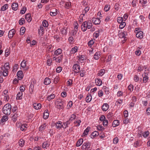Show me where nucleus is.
Here are the masks:
<instances>
[{"instance_id": "nucleus-1", "label": "nucleus", "mask_w": 150, "mask_h": 150, "mask_svg": "<svg viewBox=\"0 0 150 150\" xmlns=\"http://www.w3.org/2000/svg\"><path fill=\"white\" fill-rule=\"evenodd\" d=\"M11 105L9 103H7L4 106L2 110L3 112L5 114L9 115L11 113Z\"/></svg>"}, {"instance_id": "nucleus-2", "label": "nucleus", "mask_w": 150, "mask_h": 150, "mask_svg": "<svg viewBox=\"0 0 150 150\" xmlns=\"http://www.w3.org/2000/svg\"><path fill=\"white\" fill-rule=\"evenodd\" d=\"M56 102L57 104V108L59 109H63L64 108V104H65L64 102L60 99H57L56 100Z\"/></svg>"}, {"instance_id": "nucleus-3", "label": "nucleus", "mask_w": 150, "mask_h": 150, "mask_svg": "<svg viewBox=\"0 0 150 150\" xmlns=\"http://www.w3.org/2000/svg\"><path fill=\"white\" fill-rule=\"evenodd\" d=\"M90 145L89 143H86L83 144L82 146V149H86V150H91V148L90 147Z\"/></svg>"}, {"instance_id": "nucleus-4", "label": "nucleus", "mask_w": 150, "mask_h": 150, "mask_svg": "<svg viewBox=\"0 0 150 150\" xmlns=\"http://www.w3.org/2000/svg\"><path fill=\"white\" fill-rule=\"evenodd\" d=\"M73 69H74V71L75 72L78 73L80 71V67L79 65L76 64L74 65Z\"/></svg>"}, {"instance_id": "nucleus-5", "label": "nucleus", "mask_w": 150, "mask_h": 150, "mask_svg": "<svg viewBox=\"0 0 150 150\" xmlns=\"http://www.w3.org/2000/svg\"><path fill=\"white\" fill-rule=\"evenodd\" d=\"M47 124L46 123H44L42 124L41 126L39 127V130L42 132V131L44 130L47 126Z\"/></svg>"}, {"instance_id": "nucleus-6", "label": "nucleus", "mask_w": 150, "mask_h": 150, "mask_svg": "<svg viewBox=\"0 0 150 150\" xmlns=\"http://www.w3.org/2000/svg\"><path fill=\"white\" fill-rule=\"evenodd\" d=\"M92 21L94 24L95 25H98L100 23V21L99 19L98 18H93Z\"/></svg>"}, {"instance_id": "nucleus-7", "label": "nucleus", "mask_w": 150, "mask_h": 150, "mask_svg": "<svg viewBox=\"0 0 150 150\" xmlns=\"http://www.w3.org/2000/svg\"><path fill=\"white\" fill-rule=\"evenodd\" d=\"M143 32L142 31H139L138 32H137L136 33V37L140 39H141L142 38L143 36Z\"/></svg>"}, {"instance_id": "nucleus-8", "label": "nucleus", "mask_w": 150, "mask_h": 150, "mask_svg": "<svg viewBox=\"0 0 150 150\" xmlns=\"http://www.w3.org/2000/svg\"><path fill=\"white\" fill-rule=\"evenodd\" d=\"M15 30L14 29L10 30L8 33V37L11 38L13 37V35L15 33Z\"/></svg>"}, {"instance_id": "nucleus-9", "label": "nucleus", "mask_w": 150, "mask_h": 150, "mask_svg": "<svg viewBox=\"0 0 150 150\" xmlns=\"http://www.w3.org/2000/svg\"><path fill=\"white\" fill-rule=\"evenodd\" d=\"M33 108L36 110L40 109L41 107V105L40 103H35L33 104Z\"/></svg>"}, {"instance_id": "nucleus-10", "label": "nucleus", "mask_w": 150, "mask_h": 150, "mask_svg": "<svg viewBox=\"0 0 150 150\" xmlns=\"http://www.w3.org/2000/svg\"><path fill=\"white\" fill-rule=\"evenodd\" d=\"M17 75L20 80L22 79L23 76L22 71L21 70L18 71L17 73Z\"/></svg>"}, {"instance_id": "nucleus-11", "label": "nucleus", "mask_w": 150, "mask_h": 150, "mask_svg": "<svg viewBox=\"0 0 150 150\" xmlns=\"http://www.w3.org/2000/svg\"><path fill=\"white\" fill-rule=\"evenodd\" d=\"M25 19L28 22H30L32 20L30 13H28L26 14L25 15Z\"/></svg>"}, {"instance_id": "nucleus-12", "label": "nucleus", "mask_w": 150, "mask_h": 150, "mask_svg": "<svg viewBox=\"0 0 150 150\" xmlns=\"http://www.w3.org/2000/svg\"><path fill=\"white\" fill-rule=\"evenodd\" d=\"M49 114L48 113V111L47 110H46L43 115V118L45 119H47L49 117Z\"/></svg>"}, {"instance_id": "nucleus-13", "label": "nucleus", "mask_w": 150, "mask_h": 150, "mask_svg": "<svg viewBox=\"0 0 150 150\" xmlns=\"http://www.w3.org/2000/svg\"><path fill=\"white\" fill-rule=\"evenodd\" d=\"M109 108V105L107 103L104 104L102 107V109L104 111H106Z\"/></svg>"}, {"instance_id": "nucleus-14", "label": "nucleus", "mask_w": 150, "mask_h": 150, "mask_svg": "<svg viewBox=\"0 0 150 150\" xmlns=\"http://www.w3.org/2000/svg\"><path fill=\"white\" fill-rule=\"evenodd\" d=\"M18 4L17 3H13L12 6L11 7L12 9L14 11H16L18 9Z\"/></svg>"}, {"instance_id": "nucleus-15", "label": "nucleus", "mask_w": 150, "mask_h": 150, "mask_svg": "<svg viewBox=\"0 0 150 150\" xmlns=\"http://www.w3.org/2000/svg\"><path fill=\"white\" fill-rule=\"evenodd\" d=\"M95 83L96 85L98 86H101L102 83L101 80L99 79H95Z\"/></svg>"}, {"instance_id": "nucleus-16", "label": "nucleus", "mask_w": 150, "mask_h": 150, "mask_svg": "<svg viewBox=\"0 0 150 150\" xmlns=\"http://www.w3.org/2000/svg\"><path fill=\"white\" fill-rule=\"evenodd\" d=\"M56 126L57 129H60L61 127H62V122L61 121H58L56 124Z\"/></svg>"}, {"instance_id": "nucleus-17", "label": "nucleus", "mask_w": 150, "mask_h": 150, "mask_svg": "<svg viewBox=\"0 0 150 150\" xmlns=\"http://www.w3.org/2000/svg\"><path fill=\"white\" fill-rule=\"evenodd\" d=\"M98 131H95L93 132L91 135V138H93L98 136Z\"/></svg>"}, {"instance_id": "nucleus-18", "label": "nucleus", "mask_w": 150, "mask_h": 150, "mask_svg": "<svg viewBox=\"0 0 150 150\" xmlns=\"http://www.w3.org/2000/svg\"><path fill=\"white\" fill-rule=\"evenodd\" d=\"M51 83L50 79L47 77H46L44 80V83L45 85H48Z\"/></svg>"}, {"instance_id": "nucleus-19", "label": "nucleus", "mask_w": 150, "mask_h": 150, "mask_svg": "<svg viewBox=\"0 0 150 150\" xmlns=\"http://www.w3.org/2000/svg\"><path fill=\"white\" fill-rule=\"evenodd\" d=\"M62 50L60 48H59L56 50L54 52L55 55H58L62 53Z\"/></svg>"}, {"instance_id": "nucleus-20", "label": "nucleus", "mask_w": 150, "mask_h": 150, "mask_svg": "<svg viewBox=\"0 0 150 150\" xmlns=\"http://www.w3.org/2000/svg\"><path fill=\"white\" fill-rule=\"evenodd\" d=\"M119 124V121L118 120H114L112 123V125L113 127H115Z\"/></svg>"}, {"instance_id": "nucleus-21", "label": "nucleus", "mask_w": 150, "mask_h": 150, "mask_svg": "<svg viewBox=\"0 0 150 150\" xmlns=\"http://www.w3.org/2000/svg\"><path fill=\"white\" fill-rule=\"evenodd\" d=\"M24 60H23L21 64V67L23 68H24V69L27 70L28 69V67H25L26 66V61L24 62Z\"/></svg>"}, {"instance_id": "nucleus-22", "label": "nucleus", "mask_w": 150, "mask_h": 150, "mask_svg": "<svg viewBox=\"0 0 150 150\" xmlns=\"http://www.w3.org/2000/svg\"><path fill=\"white\" fill-rule=\"evenodd\" d=\"M83 142V139H79L77 142L76 143V146H80L82 144Z\"/></svg>"}, {"instance_id": "nucleus-23", "label": "nucleus", "mask_w": 150, "mask_h": 150, "mask_svg": "<svg viewBox=\"0 0 150 150\" xmlns=\"http://www.w3.org/2000/svg\"><path fill=\"white\" fill-rule=\"evenodd\" d=\"M92 99V97L91 95L88 94L86 98V101L87 103L90 102Z\"/></svg>"}, {"instance_id": "nucleus-24", "label": "nucleus", "mask_w": 150, "mask_h": 150, "mask_svg": "<svg viewBox=\"0 0 150 150\" xmlns=\"http://www.w3.org/2000/svg\"><path fill=\"white\" fill-rule=\"evenodd\" d=\"M3 68L4 69H6L8 70V69H10V67H9V64L8 63H6L4 66L3 67H2L1 68V69L2 70H3Z\"/></svg>"}, {"instance_id": "nucleus-25", "label": "nucleus", "mask_w": 150, "mask_h": 150, "mask_svg": "<svg viewBox=\"0 0 150 150\" xmlns=\"http://www.w3.org/2000/svg\"><path fill=\"white\" fill-rule=\"evenodd\" d=\"M78 49V47L77 46H75L72 48L71 51V53L74 54L77 51Z\"/></svg>"}, {"instance_id": "nucleus-26", "label": "nucleus", "mask_w": 150, "mask_h": 150, "mask_svg": "<svg viewBox=\"0 0 150 150\" xmlns=\"http://www.w3.org/2000/svg\"><path fill=\"white\" fill-rule=\"evenodd\" d=\"M22 92H18L17 95L16 99L19 100L21 99L22 97Z\"/></svg>"}, {"instance_id": "nucleus-27", "label": "nucleus", "mask_w": 150, "mask_h": 150, "mask_svg": "<svg viewBox=\"0 0 150 150\" xmlns=\"http://www.w3.org/2000/svg\"><path fill=\"white\" fill-rule=\"evenodd\" d=\"M8 4H6L3 6L1 8V11H4L8 8Z\"/></svg>"}, {"instance_id": "nucleus-28", "label": "nucleus", "mask_w": 150, "mask_h": 150, "mask_svg": "<svg viewBox=\"0 0 150 150\" xmlns=\"http://www.w3.org/2000/svg\"><path fill=\"white\" fill-rule=\"evenodd\" d=\"M143 81L144 83H146L148 79V76L144 74V75H143Z\"/></svg>"}, {"instance_id": "nucleus-29", "label": "nucleus", "mask_w": 150, "mask_h": 150, "mask_svg": "<svg viewBox=\"0 0 150 150\" xmlns=\"http://www.w3.org/2000/svg\"><path fill=\"white\" fill-rule=\"evenodd\" d=\"M50 144L48 143L47 142H44L42 145V146L43 148H46V147H48L49 146Z\"/></svg>"}, {"instance_id": "nucleus-30", "label": "nucleus", "mask_w": 150, "mask_h": 150, "mask_svg": "<svg viewBox=\"0 0 150 150\" xmlns=\"http://www.w3.org/2000/svg\"><path fill=\"white\" fill-rule=\"evenodd\" d=\"M105 70L104 69H101L98 73V74L99 76H102L105 73Z\"/></svg>"}, {"instance_id": "nucleus-31", "label": "nucleus", "mask_w": 150, "mask_h": 150, "mask_svg": "<svg viewBox=\"0 0 150 150\" xmlns=\"http://www.w3.org/2000/svg\"><path fill=\"white\" fill-rule=\"evenodd\" d=\"M8 117L6 115L3 116L1 118V122L2 123H3V122L7 121L8 120Z\"/></svg>"}, {"instance_id": "nucleus-32", "label": "nucleus", "mask_w": 150, "mask_h": 150, "mask_svg": "<svg viewBox=\"0 0 150 150\" xmlns=\"http://www.w3.org/2000/svg\"><path fill=\"white\" fill-rule=\"evenodd\" d=\"M25 141L22 139H20L19 142V145L21 146H23L24 144Z\"/></svg>"}, {"instance_id": "nucleus-33", "label": "nucleus", "mask_w": 150, "mask_h": 150, "mask_svg": "<svg viewBox=\"0 0 150 150\" xmlns=\"http://www.w3.org/2000/svg\"><path fill=\"white\" fill-rule=\"evenodd\" d=\"M89 129H90V127H88L86 129L84 130L83 134L84 136L87 135L88 134Z\"/></svg>"}, {"instance_id": "nucleus-34", "label": "nucleus", "mask_w": 150, "mask_h": 150, "mask_svg": "<svg viewBox=\"0 0 150 150\" xmlns=\"http://www.w3.org/2000/svg\"><path fill=\"white\" fill-rule=\"evenodd\" d=\"M55 97V95L54 94H51L50 96H49L47 97V99L50 101L51 99H54Z\"/></svg>"}, {"instance_id": "nucleus-35", "label": "nucleus", "mask_w": 150, "mask_h": 150, "mask_svg": "<svg viewBox=\"0 0 150 150\" xmlns=\"http://www.w3.org/2000/svg\"><path fill=\"white\" fill-rule=\"evenodd\" d=\"M67 28H64L62 30L61 32L64 35H66L67 33Z\"/></svg>"}, {"instance_id": "nucleus-36", "label": "nucleus", "mask_w": 150, "mask_h": 150, "mask_svg": "<svg viewBox=\"0 0 150 150\" xmlns=\"http://www.w3.org/2000/svg\"><path fill=\"white\" fill-rule=\"evenodd\" d=\"M120 24L119 25V28L120 29H122L126 25V23L125 22H123L120 23Z\"/></svg>"}, {"instance_id": "nucleus-37", "label": "nucleus", "mask_w": 150, "mask_h": 150, "mask_svg": "<svg viewBox=\"0 0 150 150\" xmlns=\"http://www.w3.org/2000/svg\"><path fill=\"white\" fill-rule=\"evenodd\" d=\"M25 29L24 27H22L20 29V32L21 34V35H23L25 31Z\"/></svg>"}, {"instance_id": "nucleus-38", "label": "nucleus", "mask_w": 150, "mask_h": 150, "mask_svg": "<svg viewBox=\"0 0 150 150\" xmlns=\"http://www.w3.org/2000/svg\"><path fill=\"white\" fill-rule=\"evenodd\" d=\"M8 70L5 69L4 71L2 72V75L4 76H6L8 75Z\"/></svg>"}, {"instance_id": "nucleus-39", "label": "nucleus", "mask_w": 150, "mask_h": 150, "mask_svg": "<svg viewBox=\"0 0 150 150\" xmlns=\"http://www.w3.org/2000/svg\"><path fill=\"white\" fill-rule=\"evenodd\" d=\"M71 5V3L70 1H68L67 2H66L65 4V7L66 8L68 9L69 8V7Z\"/></svg>"}, {"instance_id": "nucleus-40", "label": "nucleus", "mask_w": 150, "mask_h": 150, "mask_svg": "<svg viewBox=\"0 0 150 150\" xmlns=\"http://www.w3.org/2000/svg\"><path fill=\"white\" fill-rule=\"evenodd\" d=\"M18 116V114L15 113L12 117V119L13 121L15 122L17 120V117Z\"/></svg>"}, {"instance_id": "nucleus-41", "label": "nucleus", "mask_w": 150, "mask_h": 150, "mask_svg": "<svg viewBox=\"0 0 150 150\" xmlns=\"http://www.w3.org/2000/svg\"><path fill=\"white\" fill-rule=\"evenodd\" d=\"M42 24L44 27H47L48 25V23L47 21L45 20H44L43 21Z\"/></svg>"}, {"instance_id": "nucleus-42", "label": "nucleus", "mask_w": 150, "mask_h": 150, "mask_svg": "<svg viewBox=\"0 0 150 150\" xmlns=\"http://www.w3.org/2000/svg\"><path fill=\"white\" fill-rule=\"evenodd\" d=\"M126 32H121L119 34V37L121 38H124L125 37V35Z\"/></svg>"}, {"instance_id": "nucleus-43", "label": "nucleus", "mask_w": 150, "mask_h": 150, "mask_svg": "<svg viewBox=\"0 0 150 150\" xmlns=\"http://www.w3.org/2000/svg\"><path fill=\"white\" fill-rule=\"evenodd\" d=\"M26 8L25 7H24L20 11V13L21 14H23L25 13L26 11Z\"/></svg>"}, {"instance_id": "nucleus-44", "label": "nucleus", "mask_w": 150, "mask_h": 150, "mask_svg": "<svg viewBox=\"0 0 150 150\" xmlns=\"http://www.w3.org/2000/svg\"><path fill=\"white\" fill-rule=\"evenodd\" d=\"M149 134V132L148 131H145L143 133V136L145 138L147 137Z\"/></svg>"}, {"instance_id": "nucleus-45", "label": "nucleus", "mask_w": 150, "mask_h": 150, "mask_svg": "<svg viewBox=\"0 0 150 150\" xmlns=\"http://www.w3.org/2000/svg\"><path fill=\"white\" fill-rule=\"evenodd\" d=\"M117 21L119 23L123 22V18L122 17H118L117 19Z\"/></svg>"}, {"instance_id": "nucleus-46", "label": "nucleus", "mask_w": 150, "mask_h": 150, "mask_svg": "<svg viewBox=\"0 0 150 150\" xmlns=\"http://www.w3.org/2000/svg\"><path fill=\"white\" fill-rule=\"evenodd\" d=\"M34 85L33 84H31L30 87L29 91L30 93L31 94L33 92V89L34 88Z\"/></svg>"}, {"instance_id": "nucleus-47", "label": "nucleus", "mask_w": 150, "mask_h": 150, "mask_svg": "<svg viewBox=\"0 0 150 150\" xmlns=\"http://www.w3.org/2000/svg\"><path fill=\"white\" fill-rule=\"evenodd\" d=\"M10 50L8 49H6L5 51V56L7 57L10 54Z\"/></svg>"}, {"instance_id": "nucleus-48", "label": "nucleus", "mask_w": 150, "mask_h": 150, "mask_svg": "<svg viewBox=\"0 0 150 150\" xmlns=\"http://www.w3.org/2000/svg\"><path fill=\"white\" fill-rule=\"evenodd\" d=\"M99 53L98 52H96L94 56V58L95 59H98L99 58Z\"/></svg>"}, {"instance_id": "nucleus-49", "label": "nucleus", "mask_w": 150, "mask_h": 150, "mask_svg": "<svg viewBox=\"0 0 150 150\" xmlns=\"http://www.w3.org/2000/svg\"><path fill=\"white\" fill-rule=\"evenodd\" d=\"M25 21L24 19L23 18H21L19 20V23L20 25H21L25 23Z\"/></svg>"}, {"instance_id": "nucleus-50", "label": "nucleus", "mask_w": 150, "mask_h": 150, "mask_svg": "<svg viewBox=\"0 0 150 150\" xmlns=\"http://www.w3.org/2000/svg\"><path fill=\"white\" fill-rule=\"evenodd\" d=\"M97 128L98 130L100 131L104 129V128L101 125H99L98 126H97Z\"/></svg>"}, {"instance_id": "nucleus-51", "label": "nucleus", "mask_w": 150, "mask_h": 150, "mask_svg": "<svg viewBox=\"0 0 150 150\" xmlns=\"http://www.w3.org/2000/svg\"><path fill=\"white\" fill-rule=\"evenodd\" d=\"M59 77L57 76L54 79V83L56 84L57 83L59 80Z\"/></svg>"}, {"instance_id": "nucleus-52", "label": "nucleus", "mask_w": 150, "mask_h": 150, "mask_svg": "<svg viewBox=\"0 0 150 150\" xmlns=\"http://www.w3.org/2000/svg\"><path fill=\"white\" fill-rule=\"evenodd\" d=\"M76 116L74 114H72L71 116V117L69 119V121H72L74 119H75L76 117Z\"/></svg>"}, {"instance_id": "nucleus-53", "label": "nucleus", "mask_w": 150, "mask_h": 150, "mask_svg": "<svg viewBox=\"0 0 150 150\" xmlns=\"http://www.w3.org/2000/svg\"><path fill=\"white\" fill-rule=\"evenodd\" d=\"M72 102L71 101H69L67 105L68 107V108H70L72 106Z\"/></svg>"}, {"instance_id": "nucleus-54", "label": "nucleus", "mask_w": 150, "mask_h": 150, "mask_svg": "<svg viewBox=\"0 0 150 150\" xmlns=\"http://www.w3.org/2000/svg\"><path fill=\"white\" fill-rule=\"evenodd\" d=\"M89 9V7L88 6H87L85 8L84 10H83V13H86L87 12H88Z\"/></svg>"}, {"instance_id": "nucleus-55", "label": "nucleus", "mask_w": 150, "mask_h": 150, "mask_svg": "<svg viewBox=\"0 0 150 150\" xmlns=\"http://www.w3.org/2000/svg\"><path fill=\"white\" fill-rule=\"evenodd\" d=\"M118 141V139L117 137H116L114 138L113 140V142L114 144H117Z\"/></svg>"}, {"instance_id": "nucleus-56", "label": "nucleus", "mask_w": 150, "mask_h": 150, "mask_svg": "<svg viewBox=\"0 0 150 150\" xmlns=\"http://www.w3.org/2000/svg\"><path fill=\"white\" fill-rule=\"evenodd\" d=\"M62 69L61 67H59L57 68L56 69V71L57 73L60 72L62 70Z\"/></svg>"}, {"instance_id": "nucleus-57", "label": "nucleus", "mask_w": 150, "mask_h": 150, "mask_svg": "<svg viewBox=\"0 0 150 150\" xmlns=\"http://www.w3.org/2000/svg\"><path fill=\"white\" fill-rule=\"evenodd\" d=\"M72 79H70L67 82V83L68 86H69L72 84Z\"/></svg>"}, {"instance_id": "nucleus-58", "label": "nucleus", "mask_w": 150, "mask_h": 150, "mask_svg": "<svg viewBox=\"0 0 150 150\" xmlns=\"http://www.w3.org/2000/svg\"><path fill=\"white\" fill-rule=\"evenodd\" d=\"M134 81L137 82L139 80V78L137 75H135L134 76Z\"/></svg>"}, {"instance_id": "nucleus-59", "label": "nucleus", "mask_w": 150, "mask_h": 150, "mask_svg": "<svg viewBox=\"0 0 150 150\" xmlns=\"http://www.w3.org/2000/svg\"><path fill=\"white\" fill-rule=\"evenodd\" d=\"M94 43L93 40H91L88 42V45L89 46L91 47Z\"/></svg>"}, {"instance_id": "nucleus-60", "label": "nucleus", "mask_w": 150, "mask_h": 150, "mask_svg": "<svg viewBox=\"0 0 150 150\" xmlns=\"http://www.w3.org/2000/svg\"><path fill=\"white\" fill-rule=\"evenodd\" d=\"M128 89L130 91H133V86L132 85H130L128 87Z\"/></svg>"}, {"instance_id": "nucleus-61", "label": "nucleus", "mask_w": 150, "mask_h": 150, "mask_svg": "<svg viewBox=\"0 0 150 150\" xmlns=\"http://www.w3.org/2000/svg\"><path fill=\"white\" fill-rule=\"evenodd\" d=\"M103 92L102 91H100L98 92V95L99 97L102 96L103 95Z\"/></svg>"}, {"instance_id": "nucleus-62", "label": "nucleus", "mask_w": 150, "mask_h": 150, "mask_svg": "<svg viewBox=\"0 0 150 150\" xmlns=\"http://www.w3.org/2000/svg\"><path fill=\"white\" fill-rule=\"evenodd\" d=\"M124 117H127L128 116V112L127 110H125L124 112Z\"/></svg>"}, {"instance_id": "nucleus-63", "label": "nucleus", "mask_w": 150, "mask_h": 150, "mask_svg": "<svg viewBox=\"0 0 150 150\" xmlns=\"http://www.w3.org/2000/svg\"><path fill=\"white\" fill-rule=\"evenodd\" d=\"M81 122V121L80 120H78L74 122V123L75 124L77 123L76 125V126H79L80 125V124Z\"/></svg>"}, {"instance_id": "nucleus-64", "label": "nucleus", "mask_w": 150, "mask_h": 150, "mask_svg": "<svg viewBox=\"0 0 150 150\" xmlns=\"http://www.w3.org/2000/svg\"><path fill=\"white\" fill-rule=\"evenodd\" d=\"M141 51L139 50H137L135 52V54L138 56H139L141 54Z\"/></svg>"}]
</instances>
